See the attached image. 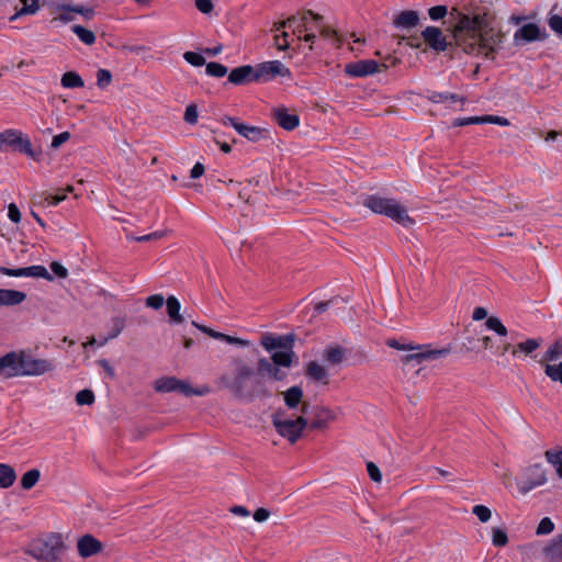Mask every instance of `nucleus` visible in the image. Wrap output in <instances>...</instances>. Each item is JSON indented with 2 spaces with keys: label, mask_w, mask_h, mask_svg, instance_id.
<instances>
[{
  "label": "nucleus",
  "mask_w": 562,
  "mask_h": 562,
  "mask_svg": "<svg viewBox=\"0 0 562 562\" xmlns=\"http://www.w3.org/2000/svg\"><path fill=\"white\" fill-rule=\"evenodd\" d=\"M453 38L465 54L494 59L503 42V34L493 26L492 18L487 13H458Z\"/></svg>",
  "instance_id": "1"
},
{
  "label": "nucleus",
  "mask_w": 562,
  "mask_h": 562,
  "mask_svg": "<svg viewBox=\"0 0 562 562\" xmlns=\"http://www.w3.org/2000/svg\"><path fill=\"white\" fill-rule=\"evenodd\" d=\"M232 372L218 378V385L227 390L236 400L252 402L257 397H267L270 392L259 379H255L256 370L244 358L236 357L231 361Z\"/></svg>",
  "instance_id": "2"
},
{
  "label": "nucleus",
  "mask_w": 562,
  "mask_h": 562,
  "mask_svg": "<svg viewBox=\"0 0 562 562\" xmlns=\"http://www.w3.org/2000/svg\"><path fill=\"white\" fill-rule=\"evenodd\" d=\"M11 376H41L56 369L54 360L34 358L29 349L10 351Z\"/></svg>",
  "instance_id": "3"
},
{
  "label": "nucleus",
  "mask_w": 562,
  "mask_h": 562,
  "mask_svg": "<svg viewBox=\"0 0 562 562\" xmlns=\"http://www.w3.org/2000/svg\"><path fill=\"white\" fill-rule=\"evenodd\" d=\"M308 409V404L304 403L301 407V415L294 416L289 413L288 409H278L272 414V425L277 432L289 440L291 443H295L302 436L303 430L307 426V419L304 417Z\"/></svg>",
  "instance_id": "4"
},
{
  "label": "nucleus",
  "mask_w": 562,
  "mask_h": 562,
  "mask_svg": "<svg viewBox=\"0 0 562 562\" xmlns=\"http://www.w3.org/2000/svg\"><path fill=\"white\" fill-rule=\"evenodd\" d=\"M364 205L372 212L383 214L404 227L414 225V220L408 215L407 209L394 199L370 195Z\"/></svg>",
  "instance_id": "5"
},
{
  "label": "nucleus",
  "mask_w": 562,
  "mask_h": 562,
  "mask_svg": "<svg viewBox=\"0 0 562 562\" xmlns=\"http://www.w3.org/2000/svg\"><path fill=\"white\" fill-rule=\"evenodd\" d=\"M323 15L313 12L312 10H306L303 12L301 18L297 15H291L286 20L274 23L271 31L279 32L282 29H284L288 25H291L294 22H299L296 27L293 30L294 34H301L305 32L303 40L305 42H314L316 38V35L314 33L315 30H317V24L323 22Z\"/></svg>",
  "instance_id": "6"
},
{
  "label": "nucleus",
  "mask_w": 562,
  "mask_h": 562,
  "mask_svg": "<svg viewBox=\"0 0 562 562\" xmlns=\"http://www.w3.org/2000/svg\"><path fill=\"white\" fill-rule=\"evenodd\" d=\"M451 347L432 348L431 345H416L409 350L407 355L401 358L403 369L415 367L424 361L440 360L449 356Z\"/></svg>",
  "instance_id": "7"
},
{
  "label": "nucleus",
  "mask_w": 562,
  "mask_h": 562,
  "mask_svg": "<svg viewBox=\"0 0 562 562\" xmlns=\"http://www.w3.org/2000/svg\"><path fill=\"white\" fill-rule=\"evenodd\" d=\"M8 148L23 153L35 160H38L42 154L41 150H34L29 136L18 130H5L0 133V150H7Z\"/></svg>",
  "instance_id": "8"
},
{
  "label": "nucleus",
  "mask_w": 562,
  "mask_h": 562,
  "mask_svg": "<svg viewBox=\"0 0 562 562\" xmlns=\"http://www.w3.org/2000/svg\"><path fill=\"white\" fill-rule=\"evenodd\" d=\"M65 550L63 539L58 535H50L43 541L34 543L29 553L37 559L54 562L59 559Z\"/></svg>",
  "instance_id": "9"
},
{
  "label": "nucleus",
  "mask_w": 562,
  "mask_h": 562,
  "mask_svg": "<svg viewBox=\"0 0 562 562\" xmlns=\"http://www.w3.org/2000/svg\"><path fill=\"white\" fill-rule=\"evenodd\" d=\"M522 476L524 479L517 482L518 491L522 495L548 482L547 471L540 463L526 467L522 471Z\"/></svg>",
  "instance_id": "10"
},
{
  "label": "nucleus",
  "mask_w": 562,
  "mask_h": 562,
  "mask_svg": "<svg viewBox=\"0 0 562 562\" xmlns=\"http://www.w3.org/2000/svg\"><path fill=\"white\" fill-rule=\"evenodd\" d=\"M256 67L257 81L267 82L276 77L290 76V69L280 60H271L258 64Z\"/></svg>",
  "instance_id": "11"
},
{
  "label": "nucleus",
  "mask_w": 562,
  "mask_h": 562,
  "mask_svg": "<svg viewBox=\"0 0 562 562\" xmlns=\"http://www.w3.org/2000/svg\"><path fill=\"white\" fill-rule=\"evenodd\" d=\"M381 68L387 69V65L379 64L373 59H363L347 64L345 72L351 77H366L381 71Z\"/></svg>",
  "instance_id": "12"
},
{
  "label": "nucleus",
  "mask_w": 562,
  "mask_h": 562,
  "mask_svg": "<svg viewBox=\"0 0 562 562\" xmlns=\"http://www.w3.org/2000/svg\"><path fill=\"white\" fill-rule=\"evenodd\" d=\"M222 123L224 125H231L234 127V130L245 138H247L250 142H258L263 137V134L266 130L260 128L258 126H251L248 124H244L239 122L237 119L232 116H224L222 117Z\"/></svg>",
  "instance_id": "13"
},
{
  "label": "nucleus",
  "mask_w": 562,
  "mask_h": 562,
  "mask_svg": "<svg viewBox=\"0 0 562 562\" xmlns=\"http://www.w3.org/2000/svg\"><path fill=\"white\" fill-rule=\"evenodd\" d=\"M548 37L546 31H541L536 23H527L519 27L514 34L515 44L544 41Z\"/></svg>",
  "instance_id": "14"
},
{
  "label": "nucleus",
  "mask_w": 562,
  "mask_h": 562,
  "mask_svg": "<svg viewBox=\"0 0 562 562\" xmlns=\"http://www.w3.org/2000/svg\"><path fill=\"white\" fill-rule=\"evenodd\" d=\"M256 373L261 379L267 378L268 380L273 381H282L286 376L285 371L268 358L258 359Z\"/></svg>",
  "instance_id": "15"
},
{
  "label": "nucleus",
  "mask_w": 562,
  "mask_h": 562,
  "mask_svg": "<svg viewBox=\"0 0 562 562\" xmlns=\"http://www.w3.org/2000/svg\"><path fill=\"white\" fill-rule=\"evenodd\" d=\"M294 335L273 336L271 334L262 335L260 339L261 346L267 351H277V349H292Z\"/></svg>",
  "instance_id": "16"
},
{
  "label": "nucleus",
  "mask_w": 562,
  "mask_h": 562,
  "mask_svg": "<svg viewBox=\"0 0 562 562\" xmlns=\"http://www.w3.org/2000/svg\"><path fill=\"white\" fill-rule=\"evenodd\" d=\"M422 36L430 48L436 52H443L447 49L448 43L442 31L437 26H427Z\"/></svg>",
  "instance_id": "17"
},
{
  "label": "nucleus",
  "mask_w": 562,
  "mask_h": 562,
  "mask_svg": "<svg viewBox=\"0 0 562 562\" xmlns=\"http://www.w3.org/2000/svg\"><path fill=\"white\" fill-rule=\"evenodd\" d=\"M228 81L234 85H248L257 81L256 67L250 65H244L234 68L228 75Z\"/></svg>",
  "instance_id": "18"
},
{
  "label": "nucleus",
  "mask_w": 562,
  "mask_h": 562,
  "mask_svg": "<svg viewBox=\"0 0 562 562\" xmlns=\"http://www.w3.org/2000/svg\"><path fill=\"white\" fill-rule=\"evenodd\" d=\"M77 549L79 555L86 559L100 553L103 549V544L93 536L85 535L78 539Z\"/></svg>",
  "instance_id": "19"
},
{
  "label": "nucleus",
  "mask_w": 562,
  "mask_h": 562,
  "mask_svg": "<svg viewBox=\"0 0 562 562\" xmlns=\"http://www.w3.org/2000/svg\"><path fill=\"white\" fill-rule=\"evenodd\" d=\"M273 119L284 130L292 131L300 124L299 115L290 113L284 106H278L272 110Z\"/></svg>",
  "instance_id": "20"
},
{
  "label": "nucleus",
  "mask_w": 562,
  "mask_h": 562,
  "mask_svg": "<svg viewBox=\"0 0 562 562\" xmlns=\"http://www.w3.org/2000/svg\"><path fill=\"white\" fill-rule=\"evenodd\" d=\"M192 325L195 326L198 329H200L202 333L209 335L211 338L223 340L229 345H235L240 348H246L251 345L249 340L216 331V330H214L210 327H206L204 325H199L195 322H192Z\"/></svg>",
  "instance_id": "21"
},
{
  "label": "nucleus",
  "mask_w": 562,
  "mask_h": 562,
  "mask_svg": "<svg viewBox=\"0 0 562 562\" xmlns=\"http://www.w3.org/2000/svg\"><path fill=\"white\" fill-rule=\"evenodd\" d=\"M306 376L314 382L327 385L329 383V374L327 369L317 361H310L305 368Z\"/></svg>",
  "instance_id": "22"
},
{
  "label": "nucleus",
  "mask_w": 562,
  "mask_h": 562,
  "mask_svg": "<svg viewBox=\"0 0 562 562\" xmlns=\"http://www.w3.org/2000/svg\"><path fill=\"white\" fill-rule=\"evenodd\" d=\"M419 23V14L417 11L414 10H406L400 12L394 21L393 24L397 29H404V30H411L415 26H417Z\"/></svg>",
  "instance_id": "23"
},
{
  "label": "nucleus",
  "mask_w": 562,
  "mask_h": 562,
  "mask_svg": "<svg viewBox=\"0 0 562 562\" xmlns=\"http://www.w3.org/2000/svg\"><path fill=\"white\" fill-rule=\"evenodd\" d=\"M335 419L336 415L330 408L321 406L316 408L315 418L311 423L310 427L312 429H323L328 423L334 422Z\"/></svg>",
  "instance_id": "24"
},
{
  "label": "nucleus",
  "mask_w": 562,
  "mask_h": 562,
  "mask_svg": "<svg viewBox=\"0 0 562 562\" xmlns=\"http://www.w3.org/2000/svg\"><path fill=\"white\" fill-rule=\"evenodd\" d=\"M543 554L549 562H562V535L555 536L543 549Z\"/></svg>",
  "instance_id": "25"
},
{
  "label": "nucleus",
  "mask_w": 562,
  "mask_h": 562,
  "mask_svg": "<svg viewBox=\"0 0 562 562\" xmlns=\"http://www.w3.org/2000/svg\"><path fill=\"white\" fill-rule=\"evenodd\" d=\"M26 294L21 291L0 289V306H14L24 302Z\"/></svg>",
  "instance_id": "26"
},
{
  "label": "nucleus",
  "mask_w": 562,
  "mask_h": 562,
  "mask_svg": "<svg viewBox=\"0 0 562 562\" xmlns=\"http://www.w3.org/2000/svg\"><path fill=\"white\" fill-rule=\"evenodd\" d=\"M323 358L330 364H340L346 359V349L338 345H330L324 349Z\"/></svg>",
  "instance_id": "27"
},
{
  "label": "nucleus",
  "mask_w": 562,
  "mask_h": 562,
  "mask_svg": "<svg viewBox=\"0 0 562 562\" xmlns=\"http://www.w3.org/2000/svg\"><path fill=\"white\" fill-rule=\"evenodd\" d=\"M542 339L540 338H529L525 341L517 344L513 350L512 355L517 357L518 353H524L526 356H531L533 351H536L541 346Z\"/></svg>",
  "instance_id": "28"
},
{
  "label": "nucleus",
  "mask_w": 562,
  "mask_h": 562,
  "mask_svg": "<svg viewBox=\"0 0 562 562\" xmlns=\"http://www.w3.org/2000/svg\"><path fill=\"white\" fill-rule=\"evenodd\" d=\"M166 306H167V314L171 322H173L176 324L183 323L184 318L180 314L181 304L176 296H173V295L168 296L166 300Z\"/></svg>",
  "instance_id": "29"
},
{
  "label": "nucleus",
  "mask_w": 562,
  "mask_h": 562,
  "mask_svg": "<svg viewBox=\"0 0 562 562\" xmlns=\"http://www.w3.org/2000/svg\"><path fill=\"white\" fill-rule=\"evenodd\" d=\"M284 403L288 409H294L303 398V391L300 386H291L283 393Z\"/></svg>",
  "instance_id": "30"
},
{
  "label": "nucleus",
  "mask_w": 562,
  "mask_h": 562,
  "mask_svg": "<svg viewBox=\"0 0 562 562\" xmlns=\"http://www.w3.org/2000/svg\"><path fill=\"white\" fill-rule=\"evenodd\" d=\"M176 392H180V393L184 394L186 396H192V395L203 396V395H206L210 393V387L207 385H203L201 387L195 389V387H192L189 384V382L178 379Z\"/></svg>",
  "instance_id": "31"
},
{
  "label": "nucleus",
  "mask_w": 562,
  "mask_h": 562,
  "mask_svg": "<svg viewBox=\"0 0 562 562\" xmlns=\"http://www.w3.org/2000/svg\"><path fill=\"white\" fill-rule=\"evenodd\" d=\"M294 352L292 349L277 350L272 352L271 359L279 368H290L292 366Z\"/></svg>",
  "instance_id": "32"
},
{
  "label": "nucleus",
  "mask_w": 562,
  "mask_h": 562,
  "mask_svg": "<svg viewBox=\"0 0 562 562\" xmlns=\"http://www.w3.org/2000/svg\"><path fill=\"white\" fill-rule=\"evenodd\" d=\"M15 480V470L9 464L0 463V487L8 488L14 484Z\"/></svg>",
  "instance_id": "33"
},
{
  "label": "nucleus",
  "mask_w": 562,
  "mask_h": 562,
  "mask_svg": "<svg viewBox=\"0 0 562 562\" xmlns=\"http://www.w3.org/2000/svg\"><path fill=\"white\" fill-rule=\"evenodd\" d=\"M126 317L125 316H115L111 319V331L109 335L100 342V346H103L109 340L116 338L125 328Z\"/></svg>",
  "instance_id": "34"
},
{
  "label": "nucleus",
  "mask_w": 562,
  "mask_h": 562,
  "mask_svg": "<svg viewBox=\"0 0 562 562\" xmlns=\"http://www.w3.org/2000/svg\"><path fill=\"white\" fill-rule=\"evenodd\" d=\"M40 0H20L22 8L19 9L15 14L10 18V21H14L18 18L26 14H35L40 10Z\"/></svg>",
  "instance_id": "35"
},
{
  "label": "nucleus",
  "mask_w": 562,
  "mask_h": 562,
  "mask_svg": "<svg viewBox=\"0 0 562 562\" xmlns=\"http://www.w3.org/2000/svg\"><path fill=\"white\" fill-rule=\"evenodd\" d=\"M60 83L64 88H82L85 82L82 78L75 71H67L61 76Z\"/></svg>",
  "instance_id": "36"
},
{
  "label": "nucleus",
  "mask_w": 562,
  "mask_h": 562,
  "mask_svg": "<svg viewBox=\"0 0 562 562\" xmlns=\"http://www.w3.org/2000/svg\"><path fill=\"white\" fill-rule=\"evenodd\" d=\"M41 479V471L38 469H32L25 472L21 477V487L23 490L33 488Z\"/></svg>",
  "instance_id": "37"
},
{
  "label": "nucleus",
  "mask_w": 562,
  "mask_h": 562,
  "mask_svg": "<svg viewBox=\"0 0 562 562\" xmlns=\"http://www.w3.org/2000/svg\"><path fill=\"white\" fill-rule=\"evenodd\" d=\"M59 11H72L75 13L81 14L86 20H91L95 12L92 8L83 7L81 4H60L57 7Z\"/></svg>",
  "instance_id": "38"
},
{
  "label": "nucleus",
  "mask_w": 562,
  "mask_h": 562,
  "mask_svg": "<svg viewBox=\"0 0 562 562\" xmlns=\"http://www.w3.org/2000/svg\"><path fill=\"white\" fill-rule=\"evenodd\" d=\"M544 456L547 461L554 467L558 476L562 479V450H547Z\"/></svg>",
  "instance_id": "39"
},
{
  "label": "nucleus",
  "mask_w": 562,
  "mask_h": 562,
  "mask_svg": "<svg viewBox=\"0 0 562 562\" xmlns=\"http://www.w3.org/2000/svg\"><path fill=\"white\" fill-rule=\"evenodd\" d=\"M485 327L501 337H505L508 334L507 328L497 316L487 317L485 321Z\"/></svg>",
  "instance_id": "40"
},
{
  "label": "nucleus",
  "mask_w": 562,
  "mask_h": 562,
  "mask_svg": "<svg viewBox=\"0 0 562 562\" xmlns=\"http://www.w3.org/2000/svg\"><path fill=\"white\" fill-rule=\"evenodd\" d=\"M71 31L78 36V38L86 45H92L95 42V35L92 31L86 29L82 25H74Z\"/></svg>",
  "instance_id": "41"
},
{
  "label": "nucleus",
  "mask_w": 562,
  "mask_h": 562,
  "mask_svg": "<svg viewBox=\"0 0 562 562\" xmlns=\"http://www.w3.org/2000/svg\"><path fill=\"white\" fill-rule=\"evenodd\" d=\"M178 379L175 376L158 379L155 382V390L157 392H176Z\"/></svg>",
  "instance_id": "42"
},
{
  "label": "nucleus",
  "mask_w": 562,
  "mask_h": 562,
  "mask_svg": "<svg viewBox=\"0 0 562 562\" xmlns=\"http://www.w3.org/2000/svg\"><path fill=\"white\" fill-rule=\"evenodd\" d=\"M65 199H66L65 193L56 194V195H45L44 193H41V194H36L34 196V202L42 206H46V205H56V204L60 203L61 201H64Z\"/></svg>",
  "instance_id": "43"
},
{
  "label": "nucleus",
  "mask_w": 562,
  "mask_h": 562,
  "mask_svg": "<svg viewBox=\"0 0 562 562\" xmlns=\"http://www.w3.org/2000/svg\"><path fill=\"white\" fill-rule=\"evenodd\" d=\"M25 277L43 278L48 281L53 280V276L48 273L44 266H31L24 268Z\"/></svg>",
  "instance_id": "44"
},
{
  "label": "nucleus",
  "mask_w": 562,
  "mask_h": 562,
  "mask_svg": "<svg viewBox=\"0 0 562 562\" xmlns=\"http://www.w3.org/2000/svg\"><path fill=\"white\" fill-rule=\"evenodd\" d=\"M562 356V342L555 341L543 355L542 362H551L558 360Z\"/></svg>",
  "instance_id": "45"
},
{
  "label": "nucleus",
  "mask_w": 562,
  "mask_h": 562,
  "mask_svg": "<svg viewBox=\"0 0 562 562\" xmlns=\"http://www.w3.org/2000/svg\"><path fill=\"white\" fill-rule=\"evenodd\" d=\"M205 71L209 76L222 78L227 74V67L222 64L211 61L206 64Z\"/></svg>",
  "instance_id": "46"
},
{
  "label": "nucleus",
  "mask_w": 562,
  "mask_h": 562,
  "mask_svg": "<svg viewBox=\"0 0 562 562\" xmlns=\"http://www.w3.org/2000/svg\"><path fill=\"white\" fill-rule=\"evenodd\" d=\"M544 372L552 381L562 383V362L558 364L547 363Z\"/></svg>",
  "instance_id": "47"
},
{
  "label": "nucleus",
  "mask_w": 562,
  "mask_h": 562,
  "mask_svg": "<svg viewBox=\"0 0 562 562\" xmlns=\"http://www.w3.org/2000/svg\"><path fill=\"white\" fill-rule=\"evenodd\" d=\"M492 542L495 547H505L508 543L507 533L501 528H493Z\"/></svg>",
  "instance_id": "48"
},
{
  "label": "nucleus",
  "mask_w": 562,
  "mask_h": 562,
  "mask_svg": "<svg viewBox=\"0 0 562 562\" xmlns=\"http://www.w3.org/2000/svg\"><path fill=\"white\" fill-rule=\"evenodd\" d=\"M78 405H91L94 402V394L91 390L85 389L76 394Z\"/></svg>",
  "instance_id": "49"
},
{
  "label": "nucleus",
  "mask_w": 562,
  "mask_h": 562,
  "mask_svg": "<svg viewBox=\"0 0 562 562\" xmlns=\"http://www.w3.org/2000/svg\"><path fill=\"white\" fill-rule=\"evenodd\" d=\"M472 513L479 518L481 522H487L492 517V512L485 505H475Z\"/></svg>",
  "instance_id": "50"
},
{
  "label": "nucleus",
  "mask_w": 562,
  "mask_h": 562,
  "mask_svg": "<svg viewBox=\"0 0 562 562\" xmlns=\"http://www.w3.org/2000/svg\"><path fill=\"white\" fill-rule=\"evenodd\" d=\"M554 530V524L549 517H544L540 520L536 533L538 536L549 535Z\"/></svg>",
  "instance_id": "51"
},
{
  "label": "nucleus",
  "mask_w": 562,
  "mask_h": 562,
  "mask_svg": "<svg viewBox=\"0 0 562 562\" xmlns=\"http://www.w3.org/2000/svg\"><path fill=\"white\" fill-rule=\"evenodd\" d=\"M112 81V74L108 69H99L97 72V86L100 89L106 88Z\"/></svg>",
  "instance_id": "52"
},
{
  "label": "nucleus",
  "mask_w": 562,
  "mask_h": 562,
  "mask_svg": "<svg viewBox=\"0 0 562 562\" xmlns=\"http://www.w3.org/2000/svg\"><path fill=\"white\" fill-rule=\"evenodd\" d=\"M11 366L9 352L0 357V376L11 379Z\"/></svg>",
  "instance_id": "53"
},
{
  "label": "nucleus",
  "mask_w": 562,
  "mask_h": 562,
  "mask_svg": "<svg viewBox=\"0 0 562 562\" xmlns=\"http://www.w3.org/2000/svg\"><path fill=\"white\" fill-rule=\"evenodd\" d=\"M183 58L186 61H188L189 64H191L194 67H200L205 64V58L199 53L186 52L183 54Z\"/></svg>",
  "instance_id": "54"
},
{
  "label": "nucleus",
  "mask_w": 562,
  "mask_h": 562,
  "mask_svg": "<svg viewBox=\"0 0 562 562\" xmlns=\"http://www.w3.org/2000/svg\"><path fill=\"white\" fill-rule=\"evenodd\" d=\"M198 106L195 104H189L184 112V121L190 125H194L198 122Z\"/></svg>",
  "instance_id": "55"
},
{
  "label": "nucleus",
  "mask_w": 562,
  "mask_h": 562,
  "mask_svg": "<svg viewBox=\"0 0 562 562\" xmlns=\"http://www.w3.org/2000/svg\"><path fill=\"white\" fill-rule=\"evenodd\" d=\"M448 13L446 5H435L428 10L429 18L434 21L445 18Z\"/></svg>",
  "instance_id": "56"
},
{
  "label": "nucleus",
  "mask_w": 562,
  "mask_h": 562,
  "mask_svg": "<svg viewBox=\"0 0 562 562\" xmlns=\"http://www.w3.org/2000/svg\"><path fill=\"white\" fill-rule=\"evenodd\" d=\"M70 138L69 132H63L58 135H55L50 143V149L57 150L61 145H64L66 142H68Z\"/></svg>",
  "instance_id": "57"
},
{
  "label": "nucleus",
  "mask_w": 562,
  "mask_h": 562,
  "mask_svg": "<svg viewBox=\"0 0 562 562\" xmlns=\"http://www.w3.org/2000/svg\"><path fill=\"white\" fill-rule=\"evenodd\" d=\"M166 235H167V231H159V232H155V233H151V234L133 237V239L138 241V243L154 241V240L161 239Z\"/></svg>",
  "instance_id": "58"
},
{
  "label": "nucleus",
  "mask_w": 562,
  "mask_h": 562,
  "mask_svg": "<svg viewBox=\"0 0 562 562\" xmlns=\"http://www.w3.org/2000/svg\"><path fill=\"white\" fill-rule=\"evenodd\" d=\"M367 470H368V474H369L370 479L373 482L380 483L382 481V473L375 463L368 462Z\"/></svg>",
  "instance_id": "59"
},
{
  "label": "nucleus",
  "mask_w": 562,
  "mask_h": 562,
  "mask_svg": "<svg viewBox=\"0 0 562 562\" xmlns=\"http://www.w3.org/2000/svg\"><path fill=\"white\" fill-rule=\"evenodd\" d=\"M164 303L165 299L161 294H154L146 299V305L154 310H159L160 307H162Z\"/></svg>",
  "instance_id": "60"
},
{
  "label": "nucleus",
  "mask_w": 562,
  "mask_h": 562,
  "mask_svg": "<svg viewBox=\"0 0 562 562\" xmlns=\"http://www.w3.org/2000/svg\"><path fill=\"white\" fill-rule=\"evenodd\" d=\"M317 31L324 38H331L334 37L336 42H339V38L337 36V32L326 25H323L322 22L317 24Z\"/></svg>",
  "instance_id": "61"
},
{
  "label": "nucleus",
  "mask_w": 562,
  "mask_h": 562,
  "mask_svg": "<svg viewBox=\"0 0 562 562\" xmlns=\"http://www.w3.org/2000/svg\"><path fill=\"white\" fill-rule=\"evenodd\" d=\"M194 4L203 14H210L214 8L212 0H194Z\"/></svg>",
  "instance_id": "62"
},
{
  "label": "nucleus",
  "mask_w": 562,
  "mask_h": 562,
  "mask_svg": "<svg viewBox=\"0 0 562 562\" xmlns=\"http://www.w3.org/2000/svg\"><path fill=\"white\" fill-rule=\"evenodd\" d=\"M289 34L286 32H282L281 35L277 34L274 36V45L279 50H285L289 48V42H288Z\"/></svg>",
  "instance_id": "63"
},
{
  "label": "nucleus",
  "mask_w": 562,
  "mask_h": 562,
  "mask_svg": "<svg viewBox=\"0 0 562 562\" xmlns=\"http://www.w3.org/2000/svg\"><path fill=\"white\" fill-rule=\"evenodd\" d=\"M549 26L555 33L562 35V16L558 14L550 16Z\"/></svg>",
  "instance_id": "64"
}]
</instances>
